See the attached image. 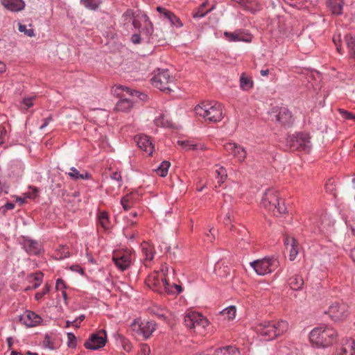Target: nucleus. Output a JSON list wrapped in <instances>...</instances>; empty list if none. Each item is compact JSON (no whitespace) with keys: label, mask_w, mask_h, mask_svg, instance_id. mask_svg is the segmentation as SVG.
<instances>
[{"label":"nucleus","mask_w":355,"mask_h":355,"mask_svg":"<svg viewBox=\"0 0 355 355\" xmlns=\"http://www.w3.org/2000/svg\"><path fill=\"white\" fill-rule=\"evenodd\" d=\"M288 329L286 321L281 320L277 322L265 321L257 324L254 327L256 333L264 340H271L282 335Z\"/></svg>","instance_id":"f257e3e1"},{"label":"nucleus","mask_w":355,"mask_h":355,"mask_svg":"<svg viewBox=\"0 0 355 355\" xmlns=\"http://www.w3.org/2000/svg\"><path fill=\"white\" fill-rule=\"evenodd\" d=\"M194 112L207 122L216 123L223 119L221 105L216 101L202 102L195 107Z\"/></svg>","instance_id":"f03ea898"},{"label":"nucleus","mask_w":355,"mask_h":355,"mask_svg":"<svg viewBox=\"0 0 355 355\" xmlns=\"http://www.w3.org/2000/svg\"><path fill=\"white\" fill-rule=\"evenodd\" d=\"M337 336L336 331L331 327H318L314 328L309 334L311 342L317 347H327L331 345Z\"/></svg>","instance_id":"7ed1b4c3"},{"label":"nucleus","mask_w":355,"mask_h":355,"mask_svg":"<svg viewBox=\"0 0 355 355\" xmlns=\"http://www.w3.org/2000/svg\"><path fill=\"white\" fill-rule=\"evenodd\" d=\"M146 284L153 291L161 294L174 293L170 288V284L163 268L159 272H154L150 274L146 279Z\"/></svg>","instance_id":"20e7f679"},{"label":"nucleus","mask_w":355,"mask_h":355,"mask_svg":"<svg viewBox=\"0 0 355 355\" xmlns=\"http://www.w3.org/2000/svg\"><path fill=\"white\" fill-rule=\"evenodd\" d=\"M250 266L259 275L272 272L279 266V261L275 257H267L250 263Z\"/></svg>","instance_id":"39448f33"},{"label":"nucleus","mask_w":355,"mask_h":355,"mask_svg":"<svg viewBox=\"0 0 355 355\" xmlns=\"http://www.w3.org/2000/svg\"><path fill=\"white\" fill-rule=\"evenodd\" d=\"M152 84L154 87L159 90L170 93L172 90L171 85L173 82V78L170 75L168 69H158L156 73L151 79Z\"/></svg>","instance_id":"423d86ee"},{"label":"nucleus","mask_w":355,"mask_h":355,"mask_svg":"<svg viewBox=\"0 0 355 355\" xmlns=\"http://www.w3.org/2000/svg\"><path fill=\"white\" fill-rule=\"evenodd\" d=\"M287 144L293 150L309 152L311 148L310 137L306 133H296L287 138Z\"/></svg>","instance_id":"0eeeda50"},{"label":"nucleus","mask_w":355,"mask_h":355,"mask_svg":"<svg viewBox=\"0 0 355 355\" xmlns=\"http://www.w3.org/2000/svg\"><path fill=\"white\" fill-rule=\"evenodd\" d=\"M184 322L185 326L189 329L196 327L204 329L209 324V321L205 317L195 311L187 313L184 316Z\"/></svg>","instance_id":"6e6552de"},{"label":"nucleus","mask_w":355,"mask_h":355,"mask_svg":"<svg viewBox=\"0 0 355 355\" xmlns=\"http://www.w3.org/2000/svg\"><path fill=\"white\" fill-rule=\"evenodd\" d=\"M327 313L334 321L343 320L349 315L348 306L344 303H334L329 307Z\"/></svg>","instance_id":"1a4fd4ad"},{"label":"nucleus","mask_w":355,"mask_h":355,"mask_svg":"<svg viewBox=\"0 0 355 355\" xmlns=\"http://www.w3.org/2000/svg\"><path fill=\"white\" fill-rule=\"evenodd\" d=\"M106 343V332L105 330H100L97 334H92L85 343L87 349L96 350L105 346Z\"/></svg>","instance_id":"9d476101"},{"label":"nucleus","mask_w":355,"mask_h":355,"mask_svg":"<svg viewBox=\"0 0 355 355\" xmlns=\"http://www.w3.org/2000/svg\"><path fill=\"white\" fill-rule=\"evenodd\" d=\"M271 117L282 125H290L293 123L292 114L286 107L274 108Z\"/></svg>","instance_id":"9b49d317"},{"label":"nucleus","mask_w":355,"mask_h":355,"mask_svg":"<svg viewBox=\"0 0 355 355\" xmlns=\"http://www.w3.org/2000/svg\"><path fill=\"white\" fill-rule=\"evenodd\" d=\"M278 198L276 191L272 189H269L263 193L261 199V205L268 211L275 212L276 204L278 203Z\"/></svg>","instance_id":"f8f14e48"},{"label":"nucleus","mask_w":355,"mask_h":355,"mask_svg":"<svg viewBox=\"0 0 355 355\" xmlns=\"http://www.w3.org/2000/svg\"><path fill=\"white\" fill-rule=\"evenodd\" d=\"M112 259L116 267L121 270L128 269L132 263L130 254L127 252H116Z\"/></svg>","instance_id":"ddd939ff"},{"label":"nucleus","mask_w":355,"mask_h":355,"mask_svg":"<svg viewBox=\"0 0 355 355\" xmlns=\"http://www.w3.org/2000/svg\"><path fill=\"white\" fill-rule=\"evenodd\" d=\"M226 151L233 155L239 162H243L246 157L247 153L245 148L235 143H226L224 145Z\"/></svg>","instance_id":"4468645a"},{"label":"nucleus","mask_w":355,"mask_h":355,"mask_svg":"<svg viewBox=\"0 0 355 355\" xmlns=\"http://www.w3.org/2000/svg\"><path fill=\"white\" fill-rule=\"evenodd\" d=\"M19 321L27 327H32L39 324L41 321V317L31 311H26L19 317Z\"/></svg>","instance_id":"2eb2a0df"},{"label":"nucleus","mask_w":355,"mask_h":355,"mask_svg":"<svg viewBox=\"0 0 355 355\" xmlns=\"http://www.w3.org/2000/svg\"><path fill=\"white\" fill-rule=\"evenodd\" d=\"M135 141L141 150L146 152L149 155H152L154 150V146L148 136L145 135H137L135 137Z\"/></svg>","instance_id":"dca6fc26"},{"label":"nucleus","mask_w":355,"mask_h":355,"mask_svg":"<svg viewBox=\"0 0 355 355\" xmlns=\"http://www.w3.org/2000/svg\"><path fill=\"white\" fill-rule=\"evenodd\" d=\"M22 245L26 252L31 255L40 254L42 250L41 243L32 239H25Z\"/></svg>","instance_id":"f3484780"},{"label":"nucleus","mask_w":355,"mask_h":355,"mask_svg":"<svg viewBox=\"0 0 355 355\" xmlns=\"http://www.w3.org/2000/svg\"><path fill=\"white\" fill-rule=\"evenodd\" d=\"M284 244L289 250V259L294 261L299 253V245L294 237L286 236L284 239Z\"/></svg>","instance_id":"a211bd4d"},{"label":"nucleus","mask_w":355,"mask_h":355,"mask_svg":"<svg viewBox=\"0 0 355 355\" xmlns=\"http://www.w3.org/2000/svg\"><path fill=\"white\" fill-rule=\"evenodd\" d=\"M4 7L12 12H19L24 8L25 3L23 0H1Z\"/></svg>","instance_id":"6ab92c4d"},{"label":"nucleus","mask_w":355,"mask_h":355,"mask_svg":"<svg viewBox=\"0 0 355 355\" xmlns=\"http://www.w3.org/2000/svg\"><path fill=\"white\" fill-rule=\"evenodd\" d=\"M336 355H355V341L352 338L347 339Z\"/></svg>","instance_id":"aec40b11"},{"label":"nucleus","mask_w":355,"mask_h":355,"mask_svg":"<svg viewBox=\"0 0 355 355\" xmlns=\"http://www.w3.org/2000/svg\"><path fill=\"white\" fill-rule=\"evenodd\" d=\"M139 326L140 333L146 339L148 338L155 330V324L152 321H143Z\"/></svg>","instance_id":"412c9836"},{"label":"nucleus","mask_w":355,"mask_h":355,"mask_svg":"<svg viewBox=\"0 0 355 355\" xmlns=\"http://www.w3.org/2000/svg\"><path fill=\"white\" fill-rule=\"evenodd\" d=\"M121 97L116 105V109L118 111L128 112L133 106V99L128 98L125 97L124 94H120Z\"/></svg>","instance_id":"4be33fe9"},{"label":"nucleus","mask_w":355,"mask_h":355,"mask_svg":"<svg viewBox=\"0 0 355 355\" xmlns=\"http://www.w3.org/2000/svg\"><path fill=\"white\" fill-rule=\"evenodd\" d=\"M224 35L229 42H245L251 41V36L249 35H243L241 33L225 32Z\"/></svg>","instance_id":"5701e85b"},{"label":"nucleus","mask_w":355,"mask_h":355,"mask_svg":"<svg viewBox=\"0 0 355 355\" xmlns=\"http://www.w3.org/2000/svg\"><path fill=\"white\" fill-rule=\"evenodd\" d=\"M116 89L121 90L123 92H125L127 94H128L129 96H130L132 97L136 96L142 101H146L148 97L147 95L145 94L141 93L136 90H132L129 87H127L123 86V85L117 86Z\"/></svg>","instance_id":"b1692460"},{"label":"nucleus","mask_w":355,"mask_h":355,"mask_svg":"<svg viewBox=\"0 0 355 355\" xmlns=\"http://www.w3.org/2000/svg\"><path fill=\"white\" fill-rule=\"evenodd\" d=\"M345 41L350 57L355 60V35L347 34L345 36Z\"/></svg>","instance_id":"393cba45"},{"label":"nucleus","mask_w":355,"mask_h":355,"mask_svg":"<svg viewBox=\"0 0 355 355\" xmlns=\"http://www.w3.org/2000/svg\"><path fill=\"white\" fill-rule=\"evenodd\" d=\"M343 0H329V7L334 15H340L343 13Z\"/></svg>","instance_id":"a878e982"},{"label":"nucleus","mask_w":355,"mask_h":355,"mask_svg":"<svg viewBox=\"0 0 355 355\" xmlns=\"http://www.w3.org/2000/svg\"><path fill=\"white\" fill-rule=\"evenodd\" d=\"M69 176L73 180H87L90 178V174L87 172L80 173L75 167H71L70 171L68 173Z\"/></svg>","instance_id":"bb28decb"},{"label":"nucleus","mask_w":355,"mask_h":355,"mask_svg":"<svg viewBox=\"0 0 355 355\" xmlns=\"http://www.w3.org/2000/svg\"><path fill=\"white\" fill-rule=\"evenodd\" d=\"M214 355H240V352L236 347L230 345L217 349Z\"/></svg>","instance_id":"cd10ccee"},{"label":"nucleus","mask_w":355,"mask_h":355,"mask_svg":"<svg viewBox=\"0 0 355 355\" xmlns=\"http://www.w3.org/2000/svg\"><path fill=\"white\" fill-rule=\"evenodd\" d=\"M178 144L182 147L185 150H205L206 148L205 146L203 144H196L191 141L184 140V141H178Z\"/></svg>","instance_id":"c85d7f7f"},{"label":"nucleus","mask_w":355,"mask_h":355,"mask_svg":"<svg viewBox=\"0 0 355 355\" xmlns=\"http://www.w3.org/2000/svg\"><path fill=\"white\" fill-rule=\"evenodd\" d=\"M163 17L164 19L168 20L171 26H175L176 28H180L183 25L180 19L169 10H168L165 13Z\"/></svg>","instance_id":"c756f323"},{"label":"nucleus","mask_w":355,"mask_h":355,"mask_svg":"<svg viewBox=\"0 0 355 355\" xmlns=\"http://www.w3.org/2000/svg\"><path fill=\"white\" fill-rule=\"evenodd\" d=\"M288 284L291 289L295 291H299L302 289L304 285V280L302 277L299 275H295L290 278Z\"/></svg>","instance_id":"7c9ffc66"},{"label":"nucleus","mask_w":355,"mask_h":355,"mask_svg":"<svg viewBox=\"0 0 355 355\" xmlns=\"http://www.w3.org/2000/svg\"><path fill=\"white\" fill-rule=\"evenodd\" d=\"M220 313L224 318V319H227L228 320H232L235 318L236 315V307L234 306H230L223 309L220 312Z\"/></svg>","instance_id":"2f4dec72"},{"label":"nucleus","mask_w":355,"mask_h":355,"mask_svg":"<svg viewBox=\"0 0 355 355\" xmlns=\"http://www.w3.org/2000/svg\"><path fill=\"white\" fill-rule=\"evenodd\" d=\"M80 3L87 9L96 10L101 3V0H80Z\"/></svg>","instance_id":"473e14b6"},{"label":"nucleus","mask_w":355,"mask_h":355,"mask_svg":"<svg viewBox=\"0 0 355 355\" xmlns=\"http://www.w3.org/2000/svg\"><path fill=\"white\" fill-rule=\"evenodd\" d=\"M253 86V82L250 78L242 74L240 77V87L244 91H248Z\"/></svg>","instance_id":"72a5a7b5"},{"label":"nucleus","mask_w":355,"mask_h":355,"mask_svg":"<svg viewBox=\"0 0 355 355\" xmlns=\"http://www.w3.org/2000/svg\"><path fill=\"white\" fill-rule=\"evenodd\" d=\"M98 223L104 229H108L110 221L107 213L105 211L100 212L98 216Z\"/></svg>","instance_id":"f704fd0d"},{"label":"nucleus","mask_w":355,"mask_h":355,"mask_svg":"<svg viewBox=\"0 0 355 355\" xmlns=\"http://www.w3.org/2000/svg\"><path fill=\"white\" fill-rule=\"evenodd\" d=\"M133 11L132 10H128L122 15V19L124 22H131L135 28H137V22L136 20L132 19Z\"/></svg>","instance_id":"c9c22d12"},{"label":"nucleus","mask_w":355,"mask_h":355,"mask_svg":"<svg viewBox=\"0 0 355 355\" xmlns=\"http://www.w3.org/2000/svg\"><path fill=\"white\" fill-rule=\"evenodd\" d=\"M170 162L164 161L161 163L157 169V173L161 177H165L168 174V171L170 167Z\"/></svg>","instance_id":"e433bc0d"},{"label":"nucleus","mask_w":355,"mask_h":355,"mask_svg":"<svg viewBox=\"0 0 355 355\" xmlns=\"http://www.w3.org/2000/svg\"><path fill=\"white\" fill-rule=\"evenodd\" d=\"M155 123L157 126H163V127H171L172 125L171 121L168 120L166 118V116L164 114L158 118H156L155 119Z\"/></svg>","instance_id":"4c0bfd02"},{"label":"nucleus","mask_w":355,"mask_h":355,"mask_svg":"<svg viewBox=\"0 0 355 355\" xmlns=\"http://www.w3.org/2000/svg\"><path fill=\"white\" fill-rule=\"evenodd\" d=\"M69 256V252L67 248L64 247H60L55 254L56 259H64Z\"/></svg>","instance_id":"58836bf2"},{"label":"nucleus","mask_w":355,"mask_h":355,"mask_svg":"<svg viewBox=\"0 0 355 355\" xmlns=\"http://www.w3.org/2000/svg\"><path fill=\"white\" fill-rule=\"evenodd\" d=\"M216 173L218 175L217 178L218 179V182L220 184L223 183L227 178V175L226 169L224 167L220 166L218 170H216Z\"/></svg>","instance_id":"ea45409f"},{"label":"nucleus","mask_w":355,"mask_h":355,"mask_svg":"<svg viewBox=\"0 0 355 355\" xmlns=\"http://www.w3.org/2000/svg\"><path fill=\"white\" fill-rule=\"evenodd\" d=\"M145 28L143 29V32L145 33L147 35H150L152 34L153 31V24L150 21L149 18L145 15Z\"/></svg>","instance_id":"a19ab883"},{"label":"nucleus","mask_w":355,"mask_h":355,"mask_svg":"<svg viewBox=\"0 0 355 355\" xmlns=\"http://www.w3.org/2000/svg\"><path fill=\"white\" fill-rule=\"evenodd\" d=\"M206 3H203L200 7L198 9L196 12L193 14V18H202L205 17L211 10H207L206 11H203V8L205 6Z\"/></svg>","instance_id":"79ce46f5"},{"label":"nucleus","mask_w":355,"mask_h":355,"mask_svg":"<svg viewBox=\"0 0 355 355\" xmlns=\"http://www.w3.org/2000/svg\"><path fill=\"white\" fill-rule=\"evenodd\" d=\"M142 253L146 260L151 261L153 259L154 254L153 252L146 245L142 246Z\"/></svg>","instance_id":"37998d69"},{"label":"nucleus","mask_w":355,"mask_h":355,"mask_svg":"<svg viewBox=\"0 0 355 355\" xmlns=\"http://www.w3.org/2000/svg\"><path fill=\"white\" fill-rule=\"evenodd\" d=\"M67 339H68V347L70 348H75L76 347V336L71 332L67 333Z\"/></svg>","instance_id":"c03bdc74"},{"label":"nucleus","mask_w":355,"mask_h":355,"mask_svg":"<svg viewBox=\"0 0 355 355\" xmlns=\"http://www.w3.org/2000/svg\"><path fill=\"white\" fill-rule=\"evenodd\" d=\"M19 31L21 33H24L25 35H26L28 37H32L34 35V31L32 28H27L26 25L19 24Z\"/></svg>","instance_id":"a18cd8bd"},{"label":"nucleus","mask_w":355,"mask_h":355,"mask_svg":"<svg viewBox=\"0 0 355 355\" xmlns=\"http://www.w3.org/2000/svg\"><path fill=\"white\" fill-rule=\"evenodd\" d=\"M130 197L129 195L124 196L121 200V204L123 206V208L128 211L130 209V205H129Z\"/></svg>","instance_id":"49530a36"},{"label":"nucleus","mask_w":355,"mask_h":355,"mask_svg":"<svg viewBox=\"0 0 355 355\" xmlns=\"http://www.w3.org/2000/svg\"><path fill=\"white\" fill-rule=\"evenodd\" d=\"M43 347L51 350H53L55 348L53 343L51 341L49 336H45L44 340L43 341Z\"/></svg>","instance_id":"de8ad7c7"},{"label":"nucleus","mask_w":355,"mask_h":355,"mask_svg":"<svg viewBox=\"0 0 355 355\" xmlns=\"http://www.w3.org/2000/svg\"><path fill=\"white\" fill-rule=\"evenodd\" d=\"M339 112L345 119H353L355 120V115L347 110L339 109Z\"/></svg>","instance_id":"09e8293b"},{"label":"nucleus","mask_w":355,"mask_h":355,"mask_svg":"<svg viewBox=\"0 0 355 355\" xmlns=\"http://www.w3.org/2000/svg\"><path fill=\"white\" fill-rule=\"evenodd\" d=\"M34 98L29 97V98H25L23 101L21 102V105L24 109L27 110L31 106H33V100Z\"/></svg>","instance_id":"8fccbe9b"},{"label":"nucleus","mask_w":355,"mask_h":355,"mask_svg":"<svg viewBox=\"0 0 355 355\" xmlns=\"http://www.w3.org/2000/svg\"><path fill=\"white\" fill-rule=\"evenodd\" d=\"M38 189L35 187H30V191L26 193V198L34 199L37 197Z\"/></svg>","instance_id":"3c124183"},{"label":"nucleus","mask_w":355,"mask_h":355,"mask_svg":"<svg viewBox=\"0 0 355 355\" xmlns=\"http://www.w3.org/2000/svg\"><path fill=\"white\" fill-rule=\"evenodd\" d=\"M15 206V205L13 202H7L0 208V211H1L3 214H5L7 210L13 209Z\"/></svg>","instance_id":"603ef678"},{"label":"nucleus","mask_w":355,"mask_h":355,"mask_svg":"<svg viewBox=\"0 0 355 355\" xmlns=\"http://www.w3.org/2000/svg\"><path fill=\"white\" fill-rule=\"evenodd\" d=\"M215 233H216V230L214 228H211L209 230V233H207L205 234L206 239L208 241L212 242L215 239Z\"/></svg>","instance_id":"864d4df0"},{"label":"nucleus","mask_w":355,"mask_h":355,"mask_svg":"<svg viewBox=\"0 0 355 355\" xmlns=\"http://www.w3.org/2000/svg\"><path fill=\"white\" fill-rule=\"evenodd\" d=\"M150 352V349L147 344L141 345L139 355H148Z\"/></svg>","instance_id":"5fc2aeb1"},{"label":"nucleus","mask_w":355,"mask_h":355,"mask_svg":"<svg viewBox=\"0 0 355 355\" xmlns=\"http://www.w3.org/2000/svg\"><path fill=\"white\" fill-rule=\"evenodd\" d=\"M49 287L47 286H46L42 292H38L35 294V299L37 300H40V299H42L43 297V296L46 293H47L49 292Z\"/></svg>","instance_id":"6e6d98bb"},{"label":"nucleus","mask_w":355,"mask_h":355,"mask_svg":"<svg viewBox=\"0 0 355 355\" xmlns=\"http://www.w3.org/2000/svg\"><path fill=\"white\" fill-rule=\"evenodd\" d=\"M30 277H33L36 282L41 283L43 279V273L41 272H36L35 274H31Z\"/></svg>","instance_id":"4d7b16f0"},{"label":"nucleus","mask_w":355,"mask_h":355,"mask_svg":"<svg viewBox=\"0 0 355 355\" xmlns=\"http://www.w3.org/2000/svg\"><path fill=\"white\" fill-rule=\"evenodd\" d=\"M286 211V208L284 205L281 206L279 204V202L278 201V203L276 204V208L275 211L273 212L274 215H276V213H278L279 214H282L284 213Z\"/></svg>","instance_id":"13d9d810"},{"label":"nucleus","mask_w":355,"mask_h":355,"mask_svg":"<svg viewBox=\"0 0 355 355\" xmlns=\"http://www.w3.org/2000/svg\"><path fill=\"white\" fill-rule=\"evenodd\" d=\"M170 288L173 291V294H178L182 291V288L180 285H178L175 283L170 284Z\"/></svg>","instance_id":"bf43d9fd"},{"label":"nucleus","mask_w":355,"mask_h":355,"mask_svg":"<svg viewBox=\"0 0 355 355\" xmlns=\"http://www.w3.org/2000/svg\"><path fill=\"white\" fill-rule=\"evenodd\" d=\"M55 287L57 290H62L65 288L64 281L61 279H58L56 281Z\"/></svg>","instance_id":"052dcab7"},{"label":"nucleus","mask_w":355,"mask_h":355,"mask_svg":"<svg viewBox=\"0 0 355 355\" xmlns=\"http://www.w3.org/2000/svg\"><path fill=\"white\" fill-rule=\"evenodd\" d=\"M131 41L134 44H139L141 42V37L139 34H134L131 37Z\"/></svg>","instance_id":"680f3d73"},{"label":"nucleus","mask_w":355,"mask_h":355,"mask_svg":"<svg viewBox=\"0 0 355 355\" xmlns=\"http://www.w3.org/2000/svg\"><path fill=\"white\" fill-rule=\"evenodd\" d=\"M52 121V117L51 116H49L46 119H44V123L40 127V130H43L45 127H46L49 122Z\"/></svg>","instance_id":"e2e57ef3"},{"label":"nucleus","mask_w":355,"mask_h":355,"mask_svg":"<svg viewBox=\"0 0 355 355\" xmlns=\"http://www.w3.org/2000/svg\"><path fill=\"white\" fill-rule=\"evenodd\" d=\"M156 10H157V12H159L162 15V17L168 10L166 9L165 8H163V7H161V6L157 7Z\"/></svg>","instance_id":"0e129e2a"},{"label":"nucleus","mask_w":355,"mask_h":355,"mask_svg":"<svg viewBox=\"0 0 355 355\" xmlns=\"http://www.w3.org/2000/svg\"><path fill=\"white\" fill-rule=\"evenodd\" d=\"M112 178L114 179V180H116L117 181H121V175L118 172H115L112 175Z\"/></svg>","instance_id":"69168bd1"},{"label":"nucleus","mask_w":355,"mask_h":355,"mask_svg":"<svg viewBox=\"0 0 355 355\" xmlns=\"http://www.w3.org/2000/svg\"><path fill=\"white\" fill-rule=\"evenodd\" d=\"M230 222H231V215L230 213H228L224 219V223L226 225H227Z\"/></svg>","instance_id":"338daca9"},{"label":"nucleus","mask_w":355,"mask_h":355,"mask_svg":"<svg viewBox=\"0 0 355 355\" xmlns=\"http://www.w3.org/2000/svg\"><path fill=\"white\" fill-rule=\"evenodd\" d=\"M6 134V130L5 127L0 128V137H3Z\"/></svg>","instance_id":"774afa93"}]
</instances>
